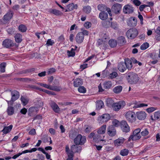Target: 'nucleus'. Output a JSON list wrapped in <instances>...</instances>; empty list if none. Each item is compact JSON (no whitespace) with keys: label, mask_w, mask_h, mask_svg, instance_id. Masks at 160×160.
<instances>
[{"label":"nucleus","mask_w":160,"mask_h":160,"mask_svg":"<svg viewBox=\"0 0 160 160\" xmlns=\"http://www.w3.org/2000/svg\"><path fill=\"white\" fill-rule=\"evenodd\" d=\"M112 83L110 81L105 82L103 83L104 88L106 89H109L112 86Z\"/></svg>","instance_id":"nucleus-35"},{"label":"nucleus","mask_w":160,"mask_h":160,"mask_svg":"<svg viewBox=\"0 0 160 160\" xmlns=\"http://www.w3.org/2000/svg\"><path fill=\"white\" fill-rule=\"evenodd\" d=\"M120 125L123 132H128L130 131V127L126 121H122L120 123Z\"/></svg>","instance_id":"nucleus-10"},{"label":"nucleus","mask_w":160,"mask_h":160,"mask_svg":"<svg viewBox=\"0 0 160 160\" xmlns=\"http://www.w3.org/2000/svg\"><path fill=\"white\" fill-rule=\"evenodd\" d=\"M48 12L58 16H61L62 14V13L60 11L55 9H50L48 10Z\"/></svg>","instance_id":"nucleus-23"},{"label":"nucleus","mask_w":160,"mask_h":160,"mask_svg":"<svg viewBox=\"0 0 160 160\" xmlns=\"http://www.w3.org/2000/svg\"><path fill=\"white\" fill-rule=\"evenodd\" d=\"M35 69L34 68L29 69H26L20 72L19 74H22V73H26L29 72H33L34 71Z\"/></svg>","instance_id":"nucleus-49"},{"label":"nucleus","mask_w":160,"mask_h":160,"mask_svg":"<svg viewBox=\"0 0 160 160\" xmlns=\"http://www.w3.org/2000/svg\"><path fill=\"white\" fill-rule=\"evenodd\" d=\"M56 71L55 69L54 68L49 69L47 72L48 75L52 74Z\"/></svg>","instance_id":"nucleus-59"},{"label":"nucleus","mask_w":160,"mask_h":160,"mask_svg":"<svg viewBox=\"0 0 160 160\" xmlns=\"http://www.w3.org/2000/svg\"><path fill=\"white\" fill-rule=\"evenodd\" d=\"M149 46V44L148 42H146L142 44L140 46V48L142 50H145Z\"/></svg>","instance_id":"nucleus-50"},{"label":"nucleus","mask_w":160,"mask_h":160,"mask_svg":"<svg viewBox=\"0 0 160 160\" xmlns=\"http://www.w3.org/2000/svg\"><path fill=\"white\" fill-rule=\"evenodd\" d=\"M98 9L102 12L106 11V6L103 4H99L98 6Z\"/></svg>","instance_id":"nucleus-44"},{"label":"nucleus","mask_w":160,"mask_h":160,"mask_svg":"<svg viewBox=\"0 0 160 160\" xmlns=\"http://www.w3.org/2000/svg\"><path fill=\"white\" fill-rule=\"evenodd\" d=\"M104 106L103 102L101 100H99L97 102V108L98 109H100L103 107Z\"/></svg>","instance_id":"nucleus-41"},{"label":"nucleus","mask_w":160,"mask_h":160,"mask_svg":"<svg viewBox=\"0 0 160 160\" xmlns=\"http://www.w3.org/2000/svg\"><path fill=\"white\" fill-rule=\"evenodd\" d=\"M13 14L14 13L12 11L9 10L4 16L2 22L4 23H8L12 18Z\"/></svg>","instance_id":"nucleus-6"},{"label":"nucleus","mask_w":160,"mask_h":160,"mask_svg":"<svg viewBox=\"0 0 160 160\" xmlns=\"http://www.w3.org/2000/svg\"><path fill=\"white\" fill-rule=\"evenodd\" d=\"M40 91H42L43 92H44L49 95H56V94L54 92L52 91H49L48 90L41 88V89L40 90Z\"/></svg>","instance_id":"nucleus-45"},{"label":"nucleus","mask_w":160,"mask_h":160,"mask_svg":"<svg viewBox=\"0 0 160 160\" xmlns=\"http://www.w3.org/2000/svg\"><path fill=\"white\" fill-rule=\"evenodd\" d=\"M137 118L139 120H144L147 117V114L144 111H139L136 112Z\"/></svg>","instance_id":"nucleus-15"},{"label":"nucleus","mask_w":160,"mask_h":160,"mask_svg":"<svg viewBox=\"0 0 160 160\" xmlns=\"http://www.w3.org/2000/svg\"><path fill=\"white\" fill-rule=\"evenodd\" d=\"M62 89V88L61 86H51V88L50 90L55 91L57 92L60 91Z\"/></svg>","instance_id":"nucleus-39"},{"label":"nucleus","mask_w":160,"mask_h":160,"mask_svg":"<svg viewBox=\"0 0 160 160\" xmlns=\"http://www.w3.org/2000/svg\"><path fill=\"white\" fill-rule=\"evenodd\" d=\"M67 8L69 9V10L71 11L74 9H76L78 8V5L77 4H74L73 3H72L68 5Z\"/></svg>","instance_id":"nucleus-28"},{"label":"nucleus","mask_w":160,"mask_h":160,"mask_svg":"<svg viewBox=\"0 0 160 160\" xmlns=\"http://www.w3.org/2000/svg\"><path fill=\"white\" fill-rule=\"evenodd\" d=\"M83 11L87 14L90 13L91 10V8L89 6H85L83 7Z\"/></svg>","instance_id":"nucleus-37"},{"label":"nucleus","mask_w":160,"mask_h":160,"mask_svg":"<svg viewBox=\"0 0 160 160\" xmlns=\"http://www.w3.org/2000/svg\"><path fill=\"white\" fill-rule=\"evenodd\" d=\"M67 54L68 57H74L75 55V52H74V49L72 48L71 49L70 51L68 50L67 51Z\"/></svg>","instance_id":"nucleus-46"},{"label":"nucleus","mask_w":160,"mask_h":160,"mask_svg":"<svg viewBox=\"0 0 160 160\" xmlns=\"http://www.w3.org/2000/svg\"><path fill=\"white\" fill-rule=\"evenodd\" d=\"M108 43L111 47L114 48L117 46V42L115 40L111 39L109 40Z\"/></svg>","instance_id":"nucleus-32"},{"label":"nucleus","mask_w":160,"mask_h":160,"mask_svg":"<svg viewBox=\"0 0 160 160\" xmlns=\"http://www.w3.org/2000/svg\"><path fill=\"white\" fill-rule=\"evenodd\" d=\"M118 75V74L116 72H114L110 74L109 77L110 78L113 79L116 77Z\"/></svg>","instance_id":"nucleus-52"},{"label":"nucleus","mask_w":160,"mask_h":160,"mask_svg":"<svg viewBox=\"0 0 160 160\" xmlns=\"http://www.w3.org/2000/svg\"><path fill=\"white\" fill-rule=\"evenodd\" d=\"M123 11L124 13H130L133 11V9L131 6L127 5L124 6L123 9Z\"/></svg>","instance_id":"nucleus-18"},{"label":"nucleus","mask_w":160,"mask_h":160,"mask_svg":"<svg viewBox=\"0 0 160 160\" xmlns=\"http://www.w3.org/2000/svg\"><path fill=\"white\" fill-rule=\"evenodd\" d=\"M49 104L54 111L56 113L59 112L60 108L58 105L54 102L51 101L49 102Z\"/></svg>","instance_id":"nucleus-17"},{"label":"nucleus","mask_w":160,"mask_h":160,"mask_svg":"<svg viewBox=\"0 0 160 160\" xmlns=\"http://www.w3.org/2000/svg\"><path fill=\"white\" fill-rule=\"evenodd\" d=\"M12 125H10L8 127H5L2 130V132L5 134L9 132L12 130Z\"/></svg>","instance_id":"nucleus-29"},{"label":"nucleus","mask_w":160,"mask_h":160,"mask_svg":"<svg viewBox=\"0 0 160 160\" xmlns=\"http://www.w3.org/2000/svg\"><path fill=\"white\" fill-rule=\"evenodd\" d=\"M14 44L12 40L9 39H6L4 40L2 43V46L7 48L13 47Z\"/></svg>","instance_id":"nucleus-11"},{"label":"nucleus","mask_w":160,"mask_h":160,"mask_svg":"<svg viewBox=\"0 0 160 160\" xmlns=\"http://www.w3.org/2000/svg\"><path fill=\"white\" fill-rule=\"evenodd\" d=\"M71 151L75 152H80L82 150V147L80 146H77L76 145H73L71 148Z\"/></svg>","instance_id":"nucleus-24"},{"label":"nucleus","mask_w":160,"mask_h":160,"mask_svg":"<svg viewBox=\"0 0 160 160\" xmlns=\"http://www.w3.org/2000/svg\"><path fill=\"white\" fill-rule=\"evenodd\" d=\"M122 90V87L121 86H118L115 87L113 89V92L116 93H118L121 92Z\"/></svg>","instance_id":"nucleus-42"},{"label":"nucleus","mask_w":160,"mask_h":160,"mask_svg":"<svg viewBox=\"0 0 160 160\" xmlns=\"http://www.w3.org/2000/svg\"><path fill=\"white\" fill-rule=\"evenodd\" d=\"M125 139L122 137H120L114 141V143L115 146L118 147L121 146L125 142Z\"/></svg>","instance_id":"nucleus-16"},{"label":"nucleus","mask_w":160,"mask_h":160,"mask_svg":"<svg viewBox=\"0 0 160 160\" xmlns=\"http://www.w3.org/2000/svg\"><path fill=\"white\" fill-rule=\"evenodd\" d=\"M152 119L153 120H160V111H158L155 112L154 114V118L153 119L152 117H151Z\"/></svg>","instance_id":"nucleus-36"},{"label":"nucleus","mask_w":160,"mask_h":160,"mask_svg":"<svg viewBox=\"0 0 160 160\" xmlns=\"http://www.w3.org/2000/svg\"><path fill=\"white\" fill-rule=\"evenodd\" d=\"M84 26L86 28H89L91 26V23L90 22H87L84 23Z\"/></svg>","instance_id":"nucleus-61"},{"label":"nucleus","mask_w":160,"mask_h":160,"mask_svg":"<svg viewBox=\"0 0 160 160\" xmlns=\"http://www.w3.org/2000/svg\"><path fill=\"white\" fill-rule=\"evenodd\" d=\"M104 137L102 138L100 134H96L95 135L93 138V140L95 142H98L99 141H103Z\"/></svg>","instance_id":"nucleus-27"},{"label":"nucleus","mask_w":160,"mask_h":160,"mask_svg":"<svg viewBox=\"0 0 160 160\" xmlns=\"http://www.w3.org/2000/svg\"><path fill=\"white\" fill-rule=\"evenodd\" d=\"M128 82L131 84L136 83L138 81V77L135 73L133 72L128 73L126 77Z\"/></svg>","instance_id":"nucleus-1"},{"label":"nucleus","mask_w":160,"mask_h":160,"mask_svg":"<svg viewBox=\"0 0 160 160\" xmlns=\"http://www.w3.org/2000/svg\"><path fill=\"white\" fill-rule=\"evenodd\" d=\"M100 36L102 37V38L106 41V39L108 38V35L106 33H101Z\"/></svg>","instance_id":"nucleus-53"},{"label":"nucleus","mask_w":160,"mask_h":160,"mask_svg":"<svg viewBox=\"0 0 160 160\" xmlns=\"http://www.w3.org/2000/svg\"><path fill=\"white\" fill-rule=\"evenodd\" d=\"M7 112L8 115L11 116L12 115L14 112V108L13 107L11 106L8 107Z\"/></svg>","instance_id":"nucleus-31"},{"label":"nucleus","mask_w":160,"mask_h":160,"mask_svg":"<svg viewBox=\"0 0 160 160\" xmlns=\"http://www.w3.org/2000/svg\"><path fill=\"white\" fill-rule=\"evenodd\" d=\"M129 153V150L127 149L121 150L120 152V154L123 156H127Z\"/></svg>","instance_id":"nucleus-40"},{"label":"nucleus","mask_w":160,"mask_h":160,"mask_svg":"<svg viewBox=\"0 0 160 160\" xmlns=\"http://www.w3.org/2000/svg\"><path fill=\"white\" fill-rule=\"evenodd\" d=\"M125 104V102L124 101H121L119 102L113 103L112 107L114 111H118L123 108Z\"/></svg>","instance_id":"nucleus-7"},{"label":"nucleus","mask_w":160,"mask_h":160,"mask_svg":"<svg viewBox=\"0 0 160 160\" xmlns=\"http://www.w3.org/2000/svg\"><path fill=\"white\" fill-rule=\"evenodd\" d=\"M27 87L32 90H38L40 91V90L41 89V88L37 87L36 86L32 85H29Z\"/></svg>","instance_id":"nucleus-47"},{"label":"nucleus","mask_w":160,"mask_h":160,"mask_svg":"<svg viewBox=\"0 0 160 160\" xmlns=\"http://www.w3.org/2000/svg\"><path fill=\"white\" fill-rule=\"evenodd\" d=\"M148 106V104L145 103H141L140 104H136L135 106L133 107V108H138L143 107H147Z\"/></svg>","instance_id":"nucleus-51"},{"label":"nucleus","mask_w":160,"mask_h":160,"mask_svg":"<svg viewBox=\"0 0 160 160\" xmlns=\"http://www.w3.org/2000/svg\"><path fill=\"white\" fill-rule=\"evenodd\" d=\"M15 41L18 43L22 41V35L19 34L17 33L15 36Z\"/></svg>","instance_id":"nucleus-34"},{"label":"nucleus","mask_w":160,"mask_h":160,"mask_svg":"<svg viewBox=\"0 0 160 160\" xmlns=\"http://www.w3.org/2000/svg\"><path fill=\"white\" fill-rule=\"evenodd\" d=\"M37 84L38 85H40L41 86L44 87L46 88L49 89L50 90V88H51V86L50 85H48L45 83H43L40 82L38 83Z\"/></svg>","instance_id":"nucleus-48"},{"label":"nucleus","mask_w":160,"mask_h":160,"mask_svg":"<svg viewBox=\"0 0 160 160\" xmlns=\"http://www.w3.org/2000/svg\"><path fill=\"white\" fill-rule=\"evenodd\" d=\"M122 6L119 3L114 4L112 8V10L115 14H118L120 13L121 10Z\"/></svg>","instance_id":"nucleus-13"},{"label":"nucleus","mask_w":160,"mask_h":160,"mask_svg":"<svg viewBox=\"0 0 160 160\" xmlns=\"http://www.w3.org/2000/svg\"><path fill=\"white\" fill-rule=\"evenodd\" d=\"M110 118L109 114L106 113L98 117V120L99 123L102 124L108 122Z\"/></svg>","instance_id":"nucleus-8"},{"label":"nucleus","mask_w":160,"mask_h":160,"mask_svg":"<svg viewBox=\"0 0 160 160\" xmlns=\"http://www.w3.org/2000/svg\"><path fill=\"white\" fill-rule=\"evenodd\" d=\"M106 128V125L105 124L103 125L97 131L98 134H102L105 132Z\"/></svg>","instance_id":"nucleus-26"},{"label":"nucleus","mask_w":160,"mask_h":160,"mask_svg":"<svg viewBox=\"0 0 160 160\" xmlns=\"http://www.w3.org/2000/svg\"><path fill=\"white\" fill-rule=\"evenodd\" d=\"M125 117L127 120L130 122H132L136 121V115L135 113L132 111H129L127 112Z\"/></svg>","instance_id":"nucleus-5"},{"label":"nucleus","mask_w":160,"mask_h":160,"mask_svg":"<svg viewBox=\"0 0 160 160\" xmlns=\"http://www.w3.org/2000/svg\"><path fill=\"white\" fill-rule=\"evenodd\" d=\"M118 68L119 70L121 72H123L127 69L125 63L124 62H120L118 65Z\"/></svg>","instance_id":"nucleus-22"},{"label":"nucleus","mask_w":160,"mask_h":160,"mask_svg":"<svg viewBox=\"0 0 160 160\" xmlns=\"http://www.w3.org/2000/svg\"><path fill=\"white\" fill-rule=\"evenodd\" d=\"M150 56L153 59H156L158 58V56H157L155 53H151L150 55Z\"/></svg>","instance_id":"nucleus-60"},{"label":"nucleus","mask_w":160,"mask_h":160,"mask_svg":"<svg viewBox=\"0 0 160 160\" xmlns=\"http://www.w3.org/2000/svg\"><path fill=\"white\" fill-rule=\"evenodd\" d=\"M106 41L102 39H99L98 41V45H100L103 44V42H106Z\"/></svg>","instance_id":"nucleus-64"},{"label":"nucleus","mask_w":160,"mask_h":160,"mask_svg":"<svg viewBox=\"0 0 160 160\" xmlns=\"http://www.w3.org/2000/svg\"><path fill=\"white\" fill-rule=\"evenodd\" d=\"M137 23V19L134 17H130L128 20L127 21L128 25L131 27H135Z\"/></svg>","instance_id":"nucleus-12"},{"label":"nucleus","mask_w":160,"mask_h":160,"mask_svg":"<svg viewBox=\"0 0 160 160\" xmlns=\"http://www.w3.org/2000/svg\"><path fill=\"white\" fill-rule=\"evenodd\" d=\"M157 109V108L154 107H151L146 109V111L148 113H151Z\"/></svg>","instance_id":"nucleus-56"},{"label":"nucleus","mask_w":160,"mask_h":160,"mask_svg":"<svg viewBox=\"0 0 160 160\" xmlns=\"http://www.w3.org/2000/svg\"><path fill=\"white\" fill-rule=\"evenodd\" d=\"M140 131L141 129L139 128L136 129L133 132L132 134L130 136L128 140L130 141L132 139V141H136L140 139L141 138L140 134Z\"/></svg>","instance_id":"nucleus-3"},{"label":"nucleus","mask_w":160,"mask_h":160,"mask_svg":"<svg viewBox=\"0 0 160 160\" xmlns=\"http://www.w3.org/2000/svg\"><path fill=\"white\" fill-rule=\"evenodd\" d=\"M124 62L125 63L127 68L128 69H130L132 68V62L130 60L128 59L125 60Z\"/></svg>","instance_id":"nucleus-33"},{"label":"nucleus","mask_w":160,"mask_h":160,"mask_svg":"<svg viewBox=\"0 0 160 160\" xmlns=\"http://www.w3.org/2000/svg\"><path fill=\"white\" fill-rule=\"evenodd\" d=\"M82 79L81 78H77L74 80L73 85L75 87H79L82 85Z\"/></svg>","instance_id":"nucleus-21"},{"label":"nucleus","mask_w":160,"mask_h":160,"mask_svg":"<svg viewBox=\"0 0 160 160\" xmlns=\"http://www.w3.org/2000/svg\"><path fill=\"white\" fill-rule=\"evenodd\" d=\"M126 42L125 38L123 36H120L118 38V42L120 45H123Z\"/></svg>","instance_id":"nucleus-25"},{"label":"nucleus","mask_w":160,"mask_h":160,"mask_svg":"<svg viewBox=\"0 0 160 160\" xmlns=\"http://www.w3.org/2000/svg\"><path fill=\"white\" fill-rule=\"evenodd\" d=\"M84 38V36L81 32H79L76 35L75 40L76 42L78 43H81L83 41Z\"/></svg>","instance_id":"nucleus-20"},{"label":"nucleus","mask_w":160,"mask_h":160,"mask_svg":"<svg viewBox=\"0 0 160 160\" xmlns=\"http://www.w3.org/2000/svg\"><path fill=\"white\" fill-rule=\"evenodd\" d=\"M99 17L101 19L105 20L108 18V14L107 12H101L99 13Z\"/></svg>","instance_id":"nucleus-30"},{"label":"nucleus","mask_w":160,"mask_h":160,"mask_svg":"<svg viewBox=\"0 0 160 160\" xmlns=\"http://www.w3.org/2000/svg\"><path fill=\"white\" fill-rule=\"evenodd\" d=\"M133 3L136 6H139L141 4V2L138 0H133Z\"/></svg>","instance_id":"nucleus-62"},{"label":"nucleus","mask_w":160,"mask_h":160,"mask_svg":"<svg viewBox=\"0 0 160 160\" xmlns=\"http://www.w3.org/2000/svg\"><path fill=\"white\" fill-rule=\"evenodd\" d=\"M86 140L85 136H82L81 134H78L74 139V142L77 145H82L84 144Z\"/></svg>","instance_id":"nucleus-4"},{"label":"nucleus","mask_w":160,"mask_h":160,"mask_svg":"<svg viewBox=\"0 0 160 160\" xmlns=\"http://www.w3.org/2000/svg\"><path fill=\"white\" fill-rule=\"evenodd\" d=\"M103 25L106 27H108L109 26H111L112 28L114 29H116L118 27V25L115 22H112L111 24L109 21H105L103 22Z\"/></svg>","instance_id":"nucleus-19"},{"label":"nucleus","mask_w":160,"mask_h":160,"mask_svg":"<svg viewBox=\"0 0 160 160\" xmlns=\"http://www.w3.org/2000/svg\"><path fill=\"white\" fill-rule=\"evenodd\" d=\"M54 43V42L51 39H48L46 45L49 46H52Z\"/></svg>","instance_id":"nucleus-55"},{"label":"nucleus","mask_w":160,"mask_h":160,"mask_svg":"<svg viewBox=\"0 0 160 160\" xmlns=\"http://www.w3.org/2000/svg\"><path fill=\"white\" fill-rule=\"evenodd\" d=\"M149 132L147 128L145 129L142 131L141 132V134L142 136H145L148 134Z\"/></svg>","instance_id":"nucleus-58"},{"label":"nucleus","mask_w":160,"mask_h":160,"mask_svg":"<svg viewBox=\"0 0 160 160\" xmlns=\"http://www.w3.org/2000/svg\"><path fill=\"white\" fill-rule=\"evenodd\" d=\"M11 92L12 98L10 101L7 100V102L8 104L9 102H13L17 99H18L20 96L19 92L17 90L10 91Z\"/></svg>","instance_id":"nucleus-9"},{"label":"nucleus","mask_w":160,"mask_h":160,"mask_svg":"<svg viewBox=\"0 0 160 160\" xmlns=\"http://www.w3.org/2000/svg\"><path fill=\"white\" fill-rule=\"evenodd\" d=\"M107 133L110 136L113 137L116 134L115 127L112 125H110L107 128Z\"/></svg>","instance_id":"nucleus-14"},{"label":"nucleus","mask_w":160,"mask_h":160,"mask_svg":"<svg viewBox=\"0 0 160 160\" xmlns=\"http://www.w3.org/2000/svg\"><path fill=\"white\" fill-rule=\"evenodd\" d=\"M19 30L21 32H26L27 30V27L24 25L21 24L18 28Z\"/></svg>","instance_id":"nucleus-38"},{"label":"nucleus","mask_w":160,"mask_h":160,"mask_svg":"<svg viewBox=\"0 0 160 160\" xmlns=\"http://www.w3.org/2000/svg\"><path fill=\"white\" fill-rule=\"evenodd\" d=\"M113 126L118 127L119 125V121L116 120H114L112 122Z\"/></svg>","instance_id":"nucleus-63"},{"label":"nucleus","mask_w":160,"mask_h":160,"mask_svg":"<svg viewBox=\"0 0 160 160\" xmlns=\"http://www.w3.org/2000/svg\"><path fill=\"white\" fill-rule=\"evenodd\" d=\"M78 91L81 93H85L86 92L85 88L82 86H79L78 89Z\"/></svg>","instance_id":"nucleus-54"},{"label":"nucleus","mask_w":160,"mask_h":160,"mask_svg":"<svg viewBox=\"0 0 160 160\" xmlns=\"http://www.w3.org/2000/svg\"><path fill=\"white\" fill-rule=\"evenodd\" d=\"M21 100L23 105L24 106L26 105L28 102V101L22 96L21 97Z\"/></svg>","instance_id":"nucleus-57"},{"label":"nucleus","mask_w":160,"mask_h":160,"mask_svg":"<svg viewBox=\"0 0 160 160\" xmlns=\"http://www.w3.org/2000/svg\"><path fill=\"white\" fill-rule=\"evenodd\" d=\"M6 63L3 62L0 64V72H5V68L6 67Z\"/></svg>","instance_id":"nucleus-43"},{"label":"nucleus","mask_w":160,"mask_h":160,"mask_svg":"<svg viewBox=\"0 0 160 160\" xmlns=\"http://www.w3.org/2000/svg\"><path fill=\"white\" fill-rule=\"evenodd\" d=\"M138 34L137 30L135 28H132L129 29L126 33L128 38L132 39L135 38Z\"/></svg>","instance_id":"nucleus-2"}]
</instances>
